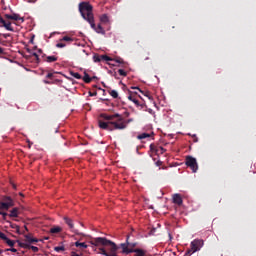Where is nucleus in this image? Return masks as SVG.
Wrapping results in <instances>:
<instances>
[{"instance_id":"f257e3e1","label":"nucleus","mask_w":256,"mask_h":256,"mask_svg":"<svg viewBox=\"0 0 256 256\" xmlns=\"http://www.w3.org/2000/svg\"><path fill=\"white\" fill-rule=\"evenodd\" d=\"M131 121L133 120L123 119V116H121L119 113H116L114 115L100 114L98 125L100 129H104L105 131H123V129H127V124L131 123Z\"/></svg>"},{"instance_id":"f03ea898","label":"nucleus","mask_w":256,"mask_h":256,"mask_svg":"<svg viewBox=\"0 0 256 256\" xmlns=\"http://www.w3.org/2000/svg\"><path fill=\"white\" fill-rule=\"evenodd\" d=\"M79 12L83 19L90 24V27L94 29L98 34L105 35V29L101 24L95 25V17L93 16V6L88 2H81L79 4Z\"/></svg>"},{"instance_id":"7ed1b4c3","label":"nucleus","mask_w":256,"mask_h":256,"mask_svg":"<svg viewBox=\"0 0 256 256\" xmlns=\"http://www.w3.org/2000/svg\"><path fill=\"white\" fill-rule=\"evenodd\" d=\"M15 206V202L13 199L9 196L4 197L3 202H0V209L9 211L11 207Z\"/></svg>"},{"instance_id":"20e7f679","label":"nucleus","mask_w":256,"mask_h":256,"mask_svg":"<svg viewBox=\"0 0 256 256\" xmlns=\"http://www.w3.org/2000/svg\"><path fill=\"white\" fill-rule=\"evenodd\" d=\"M186 165L187 167H190L193 173H197V169H199V166L197 165V159H195L193 156L186 157Z\"/></svg>"},{"instance_id":"39448f33","label":"nucleus","mask_w":256,"mask_h":256,"mask_svg":"<svg viewBox=\"0 0 256 256\" xmlns=\"http://www.w3.org/2000/svg\"><path fill=\"white\" fill-rule=\"evenodd\" d=\"M118 253H120L121 255H129L133 253V249L129 248L127 242L121 243L118 245Z\"/></svg>"},{"instance_id":"423d86ee","label":"nucleus","mask_w":256,"mask_h":256,"mask_svg":"<svg viewBox=\"0 0 256 256\" xmlns=\"http://www.w3.org/2000/svg\"><path fill=\"white\" fill-rule=\"evenodd\" d=\"M191 249L197 253V251L201 250V247H203V240H194L190 244Z\"/></svg>"},{"instance_id":"0eeeda50","label":"nucleus","mask_w":256,"mask_h":256,"mask_svg":"<svg viewBox=\"0 0 256 256\" xmlns=\"http://www.w3.org/2000/svg\"><path fill=\"white\" fill-rule=\"evenodd\" d=\"M64 221L66 223V225H68L69 229H71V231L73 233H75L76 235H79V230L75 229V225L73 224V219L64 216Z\"/></svg>"},{"instance_id":"6e6552de","label":"nucleus","mask_w":256,"mask_h":256,"mask_svg":"<svg viewBox=\"0 0 256 256\" xmlns=\"http://www.w3.org/2000/svg\"><path fill=\"white\" fill-rule=\"evenodd\" d=\"M25 241L28 245H31L33 243H39V239L33 238L32 233L24 234Z\"/></svg>"},{"instance_id":"1a4fd4ad","label":"nucleus","mask_w":256,"mask_h":256,"mask_svg":"<svg viewBox=\"0 0 256 256\" xmlns=\"http://www.w3.org/2000/svg\"><path fill=\"white\" fill-rule=\"evenodd\" d=\"M5 19H10L12 21H25V19H23L19 14H15L13 13L12 15L11 14H5L4 15Z\"/></svg>"},{"instance_id":"9d476101","label":"nucleus","mask_w":256,"mask_h":256,"mask_svg":"<svg viewBox=\"0 0 256 256\" xmlns=\"http://www.w3.org/2000/svg\"><path fill=\"white\" fill-rule=\"evenodd\" d=\"M132 253H135L134 256H145L147 255V250L136 248V249H132Z\"/></svg>"},{"instance_id":"9b49d317","label":"nucleus","mask_w":256,"mask_h":256,"mask_svg":"<svg viewBox=\"0 0 256 256\" xmlns=\"http://www.w3.org/2000/svg\"><path fill=\"white\" fill-rule=\"evenodd\" d=\"M173 203H175L176 205H183V198L180 194L173 195Z\"/></svg>"},{"instance_id":"f8f14e48","label":"nucleus","mask_w":256,"mask_h":256,"mask_svg":"<svg viewBox=\"0 0 256 256\" xmlns=\"http://www.w3.org/2000/svg\"><path fill=\"white\" fill-rule=\"evenodd\" d=\"M59 57L57 56H46L45 61L46 63H55V61H58Z\"/></svg>"},{"instance_id":"ddd939ff","label":"nucleus","mask_w":256,"mask_h":256,"mask_svg":"<svg viewBox=\"0 0 256 256\" xmlns=\"http://www.w3.org/2000/svg\"><path fill=\"white\" fill-rule=\"evenodd\" d=\"M100 22L103 25H107V23H109V16H107V14H103L100 16Z\"/></svg>"},{"instance_id":"4468645a","label":"nucleus","mask_w":256,"mask_h":256,"mask_svg":"<svg viewBox=\"0 0 256 256\" xmlns=\"http://www.w3.org/2000/svg\"><path fill=\"white\" fill-rule=\"evenodd\" d=\"M9 217H19V208H13L10 211Z\"/></svg>"},{"instance_id":"2eb2a0df","label":"nucleus","mask_w":256,"mask_h":256,"mask_svg":"<svg viewBox=\"0 0 256 256\" xmlns=\"http://www.w3.org/2000/svg\"><path fill=\"white\" fill-rule=\"evenodd\" d=\"M130 95L128 96L129 101H132V103L136 104V107H139V100H137L133 95H131V91H129Z\"/></svg>"},{"instance_id":"dca6fc26","label":"nucleus","mask_w":256,"mask_h":256,"mask_svg":"<svg viewBox=\"0 0 256 256\" xmlns=\"http://www.w3.org/2000/svg\"><path fill=\"white\" fill-rule=\"evenodd\" d=\"M2 27H5V29L7 30V31H14V29H13V26H11V22H4L3 24H2Z\"/></svg>"},{"instance_id":"f3484780","label":"nucleus","mask_w":256,"mask_h":256,"mask_svg":"<svg viewBox=\"0 0 256 256\" xmlns=\"http://www.w3.org/2000/svg\"><path fill=\"white\" fill-rule=\"evenodd\" d=\"M103 55L95 54L93 56L94 63H101Z\"/></svg>"},{"instance_id":"a211bd4d","label":"nucleus","mask_w":256,"mask_h":256,"mask_svg":"<svg viewBox=\"0 0 256 256\" xmlns=\"http://www.w3.org/2000/svg\"><path fill=\"white\" fill-rule=\"evenodd\" d=\"M108 93L111 95V97H113V99H117L119 97L117 90H108Z\"/></svg>"},{"instance_id":"6ab92c4d","label":"nucleus","mask_w":256,"mask_h":256,"mask_svg":"<svg viewBox=\"0 0 256 256\" xmlns=\"http://www.w3.org/2000/svg\"><path fill=\"white\" fill-rule=\"evenodd\" d=\"M75 247H79V249H87V245L85 242H75Z\"/></svg>"},{"instance_id":"aec40b11","label":"nucleus","mask_w":256,"mask_h":256,"mask_svg":"<svg viewBox=\"0 0 256 256\" xmlns=\"http://www.w3.org/2000/svg\"><path fill=\"white\" fill-rule=\"evenodd\" d=\"M83 81L84 83H91V81H93V78H91V76H89L87 73H84Z\"/></svg>"},{"instance_id":"412c9836","label":"nucleus","mask_w":256,"mask_h":256,"mask_svg":"<svg viewBox=\"0 0 256 256\" xmlns=\"http://www.w3.org/2000/svg\"><path fill=\"white\" fill-rule=\"evenodd\" d=\"M61 231H62V229L59 226H56V227H53L50 229V233H52V234L61 233Z\"/></svg>"},{"instance_id":"4be33fe9","label":"nucleus","mask_w":256,"mask_h":256,"mask_svg":"<svg viewBox=\"0 0 256 256\" xmlns=\"http://www.w3.org/2000/svg\"><path fill=\"white\" fill-rule=\"evenodd\" d=\"M16 243H18V245H19L22 249H29V244H27V243H25V242H21V241L17 240Z\"/></svg>"},{"instance_id":"5701e85b","label":"nucleus","mask_w":256,"mask_h":256,"mask_svg":"<svg viewBox=\"0 0 256 256\" xmlns=\"http://www.w3.org/2000/svg\"><path fill=\"white\" fill-rule=\"evenodd\" d=\"M149 137H151V134L149 133H142L140 135L137 136V139H148Z\"/></svg>"},{"instance_id":"b1692460","label":"nucleus","mask_w":256,"mask_h":256,"mask_svg":"<svg viewBox=\"0 0 256 256\" xmlns=\"http://www.w3.org/2000/svg\"><path fill=\"white\" fill-rule=\"evenodd\" d=\"M112 61H115V63H119V65H125V61L121 57L113 58Z\"/></svg>"},{"instance_id":"393cba45","label":"nucleus","mask_w":256,"mask_h":256,"mask_svg":"<svg viewBox=\"0 0 256 256\" xmlns=\"http://www.w3.org/2000/svg\"><path fill=\"white\" fill-rule=\"evenodd\" d=\"M126 243H127L129 249H135V247H137L136 243L129 242V237H127Z\"/></svg>"},{"instance_id":"a878e982","label":"nucleus","mask_w":256,"mask_h":256,"mask_svg":"<svg viewBox=\"0 0 256 256\" xmlns=\"http://www.w3.org/2000/svg\"><path fill=\"white\" fill-rule=\"evenodd\" d=\"M4 241H5V243H7V245L9 247H14L15 246V241H13V240H11L9 238H6Z\"/></svg>"},{"instance_id":"bb28decb","label":"nucleus","mask_w":256,"mask_h":256,"mask_svg":"<svg viewBox=\"0 0 256 256\" xmlns=\"http://www.w3.org/2000/svg\"><path fill=\"white\" fill-rule=\"evenodd\" d=\"M27 249H31V251H33V253H39V248L36 246H32L31 244H28Z\"/></svg>"},{"instance_id":"cd10ccee","label":"nucleus","mask_w":256,"mask_h":256,"mask_svg":"<svg viewBox=\"0 0 256 256\" xmlns=\"http://www.w3.org/2000/svg\"><path fill=\"white\" fill-rule=\"evenodd\" d=\"M54 251H56V253H61V251H65V246H56L54 247Z\"/></svg>"},{"instance_id":"c85d7f7f","label":"nucleus","mask_w":256,"mask_h":256,"mask_svg":"<svg viewBox=\"0 0 256 256\" xmlns=\"http://www.w3.org/2000/svg\"><path fill=\"white\" fill-rule=\"evenodd\" d=\"M101 59H102V61H113V58H111L107 55H102Z\"/></svg>"},{"instance_id":"c756f323","label":"nucleus","mask_w":256,"mask_h":256,"mask_svg":"<svg viewBox=\"0 0 256 256\" xmlns=\"http://www.w3.org/2000/svg\"><path fill=\"white\" fill-rule=\"evenodd\" d=\"M118 73H119V75H121V77H127V72L123 69H119Z\"/></svg>"},{"instance_id":"7c9ffc66","label":"nucleus","mask_w":256,"mask_h":256,"mask_svg":"<svg viewBox=\"0 0 256 256\" xmlns=\"http://www.w3.org/2000/svg\"><path fill=\"white\" fill-rule=\"evenodd\" d=\"M60 41L71 42V41H73V38H72V37H69V36H64L62 39H60Z\"/></svg>"},{"instance_id":"2f4dec72","label":"nucleus","mask_w":256,"mask_h":256,"mask_svg":"<svg viewBox=\"0 0 256 256\" xmlns=\"http://www.w3.org/2000/svg\"><path fill=\"white\" fill-rule=\"evenodd\" d=\"M56 47L58 48V49H63V47H67V44H65V43H57L56 44Z\"/></svg>"},{"instance_id":"473e14b6","label":"nucleus","mask_w":256,"mask_h":256,"mask_svg":"<svg viewBox=\"0 0 256 256\" xmlns=\"http://www.w3.org/2000/svg\"><path fill=\"white\" fill-rule=\"evenodd\" d=\"M0 215H2V217H3V220L4 221H7V212H3L2 210L0 211Z\"/></svg>"},{"instance_id":"72a5a7b5","label":"nucleus","mask_w":256,"mask_h":256,"mask_svg":"<svg viewBox=\"0 0 256 256\" xmlns=\"http://www.w3.org/2000/svg\"><path fill=\"white\" fill-rule=\"evenodd\" d=\"M72 76H73L75 79H81V74H79L78 72L72 73Z\"/></svg>"},{"instance_id":"f704fd0d","label":"nucleus","mask_w":256,"mask_h":256,"mask_svg":"<svg viewBox=\"0 0 256 256\" xmlns=\"http://www.w3.org/2000/svg\"><path fill=\"white\" fill-rule=\"evenodd\" d=\"M193 253H195V251H193L192 248H191V249L186 251L185 256H191V255H193Z\"/></svg>"},{"instance_id":"c9c22d12","label":"nucleus","mask_w":256,"mask_h":256,"mask_svg":"<svg viewBox=\"0 0 256 256\" xmlns=\"http://www.w3.org/2000/svg\"><path fill=\"white\" fill-rule=\"evenodd\" d=\"M150 151H155L157 153V151H159V150H157V147L155 146V144H151Z\"/></svg>"},{"instance_id":"e433bc0d","label":"nucleus","mask_w":256,"mask_h":256,"mask_svg":"<svg viewBox=\"0 0 256 256\" xmlns=\"http://www.w3.org/2000/svg\"><path fill=\"white\" fill-rule=\"evenodd\" d=\"M0 239H2V241H5L7 239V235H5V233L0 232Z\"/></svg>"},{"instance_id":"4c0bfd02","label":"nucleus","mask_w":256,"mask_h":256,"mask_svg":"<svg viewBox=\"0 0 256 256\" xmlns=\"http://www.w3.org/2000/svg\"><path fill=\"white\" fill-rule=\"evenodd\" d=\"M145 97H148V99H150V101H153V96H151V94L149 92H146Z\"/></svg>"},{"instance_id":"58836bf2","label":"nucleus","mask_w":256,"mask_h":256,"mask_svg":"<svg viewBox=\"0 0 256 256\" xmlns=\"http://www.w3.org/2000/svg\"><path fill=\"white\" fill-rule=\"evenodd\" d=\"M33 57H35V60L37 61V63H39V55L37 53H32Z\"/></svg>"},{"instance_id":"ea45409f","label":"nucleus","mask_w":256,"mask_h":256,"mask_svg":"<svg viewBox=\"0 0 256 256\" xmlns=\"http://www.w3.org/2000/svg\"><path fill=\"white\" fill-rule=\"evenodd\" d=\"M90 97H97V92H89Z\"/></svg>"},{"instance_id":"a19ab883","label":"nucleus","mask_w":256,"mask_h":256,"mask_svg":"<svg viewBox=\"0 0 256 256\" xmlns=\"http://www.w3.org/2000/svg\"><path fill=\"white\" fill-rule=\"evenodd\" d=\"M157 231V229L156 228H152L151 230H150V235H155V232Z\"/></svg>"},{"instance_id":"79ce46f5","label":"nucleus","mask_w":256,"mask_h":256,"mask_svg":"<svg viewBox=\"0 0 256 256\" xmlns=\"http://www.w3.org/2000/svg\"><path fill=\"white\" fill-rule=\"evenodd\" d=\"M6 251H11L12 253H17V249H15V248L6 249Z\"/></svg>"},{"instance_id":"37998d69","label":"nucleus","mask_w":256,"mask_h":256,"mask_svg":"<svg viewBox=\"0 0 256 256\" xmlns=\"http://www.w3.org/2000/svg\"><path fill=\"white\" fill-rule=\"evenodd\" d=\"M46 77L47 79H53V73H48Z\"/></svg>"},{"instance_id":"c03bdc74","label":"nucleus","mask_w":256,"mask_h":256,"mask_svg":"<svg viewBox=\"0 0 256 256\" xmlns=\"http://www.w3.org/2000/svg\"><path fill=\"white\" fill-rule=\"evenodd\" d=\"M0 23L1 25H3L5 23V19H3V17L0 16Z\"/></svg>"},{"instance_id":"a18cd8bd","label":"nucleus","mask_w":256,"mask_h":256,"mask_svg":"<svg viewBox=\"0 0 256 256\" xmlns=\"http://www.w3.org/2000/svg\"><path fill=\"white\" fill-rule=\"evenodd\" d=\"M25 1H27V3H35V1L37 0H25Z\"/></svg>"},{"instance_id":"49530a36","label":"nucleus","mask_w":256,"mask_h":256,"mask_svg":"<svg viewBox=\"0 0 256 256\" xmlns=\"http://www.w3.org/2000/svg\"><path fill=\"white\" fill-rule=\"evenodd\" d=\"M71 256H81V255H79V254H77V253H75V252H72V253H71Z\"/></svg>"},{"instance_id":"de8ad7c7","label":"nucleus","mask_w":256,"mask_h":256,"mask_svg":"<svg viewBox=\"0 0 256 256\" xmlns=\"http://www.w3.org/2000/svg\"><path fill=\"white\" fill-rule=\"evenodd\" d=\"M4 39H7L9 37V34H3Z\"/></svg>"},{"instance_id":"09e8293b","label":"nucleus","mask_w":256,"mask_h":256,"mask_svg":"<svg viewBox=\"0 0 256 256\" xmlns=\"http://www.w3.org/2000/svg\"><path fill=\"white\" fill-rule=\"evenodd\" d=\"M160 150H161V153L165 152V148H163V147H160Z\"/></svg>"},{"instance_id":"8fccbe9b","label":"nucleus","mask_w":256,"mask_h":256,"mask_svg":"<svg viewBox=\"0 0 256 256\" xmlns=\"http://www.w3.org/2000/svg\"><path fill=\"white\" fill-rule=\"evenodd\" d=\"M132 89H137L138 91H140V93H143V91H141V89L137 88V87H134Z\"/></svg>"},{"instance_id":"3c124183","label":"nucleus","mask_w":256,"mask_h":256,"mask_svg":"<svg viewBox=\"0 0 256 256\" xmlns=\"http://www.w3.org/2000/svg\"><path fill=\"white\" fill-rule=\"evenodd\" d=\"M0 55H3V48L0 47Z\"/></svg>"},{"instance_id":"603ef678","label":"nucleus","mask_w":256,"mask_h":256,"mask_svg":"<svg viewBox=\"0 0 256 256\" xmlns=\"http://www.w3.org/2000/svg\"><path fill=\"white\" fill-rule=\"evenodd\" d=\"M156 165L159 167L161 165V161L156 162Z\"/></svg>"},{"instance_id":"864d4df0","label":"nucleus","mask_w":256,"mask_h":256,"mask_svg":"<svg viewBox=\"0 0 256 256\" xmlns=\"http://www.w3.org/2000/svg\"><path fill=\"white\" fill-rule=\"evenodd\" d=\"M44 83H46V85H49V83H51V82L45 80Z\"/></svg>"},{"instance_id":"5fc2aeb1","label":"nucleus","mask_w":256,"mask_h":256,"mask_svg":"<svg viewBox=\"0 0 256 256\" xmlns=\"http://www.w3.org/2000/svg\"><path fill=\"white\" fill-rule=\"evenodd\" d=\"M38 53H43V50H41V49H38Z\"/></svg>"},{"instance_id":"6e6d98bb","label":"nucleus","mask_w":256,"mask_h":256,"mask_svg":"<svg viewBox=\"0 0 256 256\" xmlns=\"http://www.w3.org/2000/svg\"><path fill=\"white\" fill-rule=\"evenodd\" d=\"M102 85H103V87H106V88H107V85H105V82H102Z\"/></svg>"},{"instance_id":"4d7b16f0","label":"nucleus","mask_w":256,"mask_h":256,"mask_svg":"<svg viewBox=\"0 0 256 256\" xmlns=\"http://www.w3.org/2000/svg\"><path fill=\"white\" fill-rule=\"evenodd\" d=\"M24 229H25V231H29V229L27 228V226H24Z\"/></svg>"},{"instance_id":"13d9d810","label":"nucleus","mask_w":256,"mask_h":256,"mask_svg":"<svg viewBox=\"0 0 256 256\" xmlns=\"http://www.w3.org/2000/svg\"><path fill=\"white\" fill-rule=\"evenodd\" d=\"M18 233H20L21 235H25V232H19V230H18Z\"/></svg>"},{"instance_id":"bf43d9fd","label":"nucleus","mask_w":256,"mask_h":256,"mask_svg":"<svg viewBox=\"0 0 256 256\" xmlns=\"http://www.w3.org/2000/svg\"><path fill=\"white\" fill-rule=\"evenodd\" d=\"M13 189H17V186L15 184H13Z\"/></svg>"},{"instance_id":"052dcab7","label":"nucleus","mask_w":256,"mask_h":256,"mask_svg":"<svg viewBox=\"0 0 256 256\" xmlns=\"http://www.w3.org/2000/svg\"><path fill=\"white\" fill-rule=\"evenodd\" d=\"M1 253H3V250L0 249V255H1Z\"/></svg>"},{"instance_id":"680f3d73","label":"nucleus","mask_w":256,"mask_h":256,"mask_svg":"<svg viewBox=\"0 0 256 256\" xmlns=\"http://www.w3.org/2000/svg\"><path fill=\"white\" fill-rule=\"evenodd\" d=\"M20 196L23 197V193H20Z\"/></svg>"},{"instance_id":"e2e57ef3","label":"nucleus","mask_w":256,"mask_h":256,"mask_svg":"<svg viewBox=\"0 0 256 256\" xmlns=\"http://www.w3.org/2000/svg\"><path fill=\"white\" fill-rule=\"evenodd\" d=\"M28 53H31V50L28 49Z\"/></svg>"},{"instance_id":"0e129e2a","label":"nucleus","mask_w":256,"mask_h":256,"mask_svg":"<svg viewBox=\"0 0 256 256\" xmlns=\"http://www.w3.org/2000/svg\"><path fill=\"white\" fill-rule=\"evenodd\" d=\"M0 211H3V209H0Z\"/></svg>"}]
</instances>
